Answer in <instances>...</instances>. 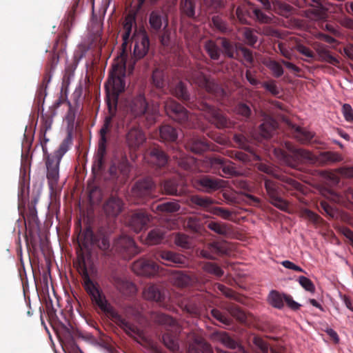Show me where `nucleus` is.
I'll return each mask as SVG.
<instances>
[{
    "label": "nucleus",
    "instance_id": "f257e3e1",
    "mask_svg": "<svg viewBox=\"0 0 353 353\" xmlns=\"http://www.w3.org/2000/svg\"><path fill=\"white\" fill-rule=\"evenodd\" d=\"M151 83L157 89L163 90L167 87L172 94L185 103L190 108H197L203 112L204 117L210 123L214 125L219 129L229 128L231 122L219 110L208 104L205 101H200L198 104H194L186 85L182 81L174 84L168 79V70L164 65L156 67L150 79Z\"/></svg>",
    "mask_w": 353,
    "mask_h": 353
},
{
    "label": "nucleus",
    "instance_id": "f03ea898",
    "mask_svg": "<svg viewBox=\"0 0 353 353\" xmlns=\"http://www.w3.org/2000/svg\"><path fill=\"white\" fill-rule=\"evenodd\" d=\"M80 266L83 288L90 296L92 302L94 303L109 319L119 326L126 334L131 337L137 336L142 339L143 332L119 314L114 307L108 302L98 283L94 282L91 279L83 259H82V263L80 264Z\"/></svg>",
    "mask_w": 353,
    "mask_h": 353
},
{
    "label": "nucleus",
    "instance_id": "7ed1b4c3",
    "mask_svg": "<svg viewBox=\"0 0 353 353\" xmlns=\"http://www.w3.org/2000/svg\"><path fill=\"white\" fill-rule=\"evenodd\" d=\"M83 240L81 239V244L84 247L88 245H97L103 251L114 250L119 254L124 259H130L134 255L141 252L140 249L135 245L134 240L127 235H121L115 239L112 250H110V242L109 234L99 230L94 233L90 228H87L83 234ZM81 243L79 242L80 246Z\"/></svg>",
    "mask_w": 353,
    "mask_h": 353
},
{
    "label": "nucleus",
    "instance_id": "20e7f679",
    "mask_svg": "<svg viewBox=\"0 0 353 353\" xmlns=\"http://www.w3.org/2000/svg\"><path fill=\"white\" fill-rule=\"evenodd\" d=\"M288 152L279 150L276 153L290 167L296 168L299 163H306L316 165H324L339 162L342 160L341 155L336 152L327 151L320 152L318 155L314 154L309 150L296 148L290 143H285Z\"/></svg>",
    "mask_w": 353,
    "mask_h": 353
},
{
    "label": "nucleus",
    "instance_id": "39448f33",
    "mask_svg": "<svg viewBox=\"0 0 353 353\" xmlns=\"http://www.w3.org/2000/svg\"><path fill=\"white\" fill-rule=\"evenodd\" d=\"M41 136L43 138L41 141L42 150L43 152V159L46 167V178L49 188L52 192H55L58 188L59 181V165L62 157L68 151L72 143V138L70 133L63 140L57 150L53 153H48L46 143L49 141L42 133Z\"/></svg>",
    "mask_w": 353,
    "mask_h": 353
},
{
    "label": "nucleus",
    "instance_id": "423d86ee",
    "mask_svg": "<svg viewBox=\"0 0 353 353\" xmlns=\"http://www.w3.org/2000/svg\"><path fill=\"white\" fill-rule=\"evenodd\" d=\"M125 122L138 121L143 117L148 124L155 122L158 111L155 107L150 108L147 102L145 95L138 94L130 101H127L123 109Z\"/></svg>",
    "mask_w": 353,
    "mask_h": 353
},
{
    "label": "nucleus",
    "instance_id": "0eeeda50",
    "mask_svg": "<svg viewBox=\"0 0 353 353\" xmlns=\"http://www.w3.org/2000/svg\"><path fill=\"white\" fill-rule=\"evenodd\" d=\"M125 66L116 64L110 72L108 79L105 84L107 105L117 106L119 96L125 88Z\"/></svg>",
    "mask_w": 353,
    "mask_h": 353
},
{
    "label": "nucleus",
    "instance_id": "6e6552de",
    "mask_svg": "<svg viewBox=\"0 0 353 353\" xmlns=\"http://www.w3.org/2000/svg\"><path fill=\"white\" fill-rule=\"evenodd\" d=\"M210 294H195L182 299L179 302V305L183 312H185L192 317H205L210 319L207 304L208 307H211L210 303Z\"/></svg>",
    "mask_w": 353,
    "mask_h": 353
},
{
    "label": "nucleus",
    "instance_id": "1a4fd4ad",
    "mask_svg": "<svg viewBox=\"0 0 353 353\" xmlns=\"http://www.w3.org/2000/svg\"><path fill=\"white\" fill-rule=\"evenodd\" d=\"M152 320L157 324L174 329L168 331L162 336L163 343L170 351L176 352L179 349V334L177 333V322L171 316L161 312H154L151 316Z\"/></svg>",
    "mask_w": 353,
    "mask_h": 353
},
{
    "label": "nucleus",
    "instance_id": "9d476101",
    "mask_svg": "<svg viewBox=\"0 0 353 353\" xmlns=\"http://www.w3.org/2000/svg\"><path fill=\"white\" fill-rule=\"evenodd\" d=\"M108 115L105 117L103 124L99 131L100 139L97 151V159L96 160L93 169L96 166L100 170L104 162V156L106 153V143L108 141L107 134L110 132L112 127V120L117 114V106L107 105Z\"/></svg>",
    "mask_w": 353,
    "mask_h": 353
},
{
    "label": "nucleus",
    "instance_id": "9b49d317",
    "mask_svg": "<svg viewBox=\"0 0 353 353\" xmlns=\"http://www.w3.org/2000/svg\"><path fill=\"white\" fill-rule=\"evenodd\" d=\"M258 169L262 172L279 179L284 183L283 186L287 192L292 196L296 197L301 202H304L301 195L303 191V186L299 182L287 176L279 174L276 168L271 165L260 163L258 165Z\"/></svg>",
    "mask_w": 353,
    "mask_h": 353
},
{
    "label": "nucleus",
    "instance_id": "f8f14e48",
    "mask_svg": "<svg viewBox=\"0 0 353 353\" xmlns=\"http://www.w3.org/2000/svg\"><path fill=\"white\" fill-rule=\"evenodd\" d=\"M164 108L167 115L183 127L192 128L195 126V117L175 100H167Z\"/></svg>",
    "mask_w": 353,
    "mask_h": 353
},
{
    "label": "nucleus",
    "instance_id": "ddd939ff",
    "mask_svg": "<svg viewBox=\"0 0 353 353\" xmlns=\"http://www.w3.org/2000/svg\"><path fill=\"white\" fill-rule=\"evenodd\" d=\"M155 183L151 177H145L138 180L132 186L129 196L132 202L136 204L145 203L154 196Z\"/></svg>",
    "mask_w": 353,
    "mask_h": 353
},
{
    "label": "nucleus",
    "instance_id": "4468645a",
    "mask_svg": "<svg viewBox=\"0 0 353 353\" xmlns=\"http://www.w3.org/2000/svg\"><path fill=\"white\" fill-rule=\"evenodd\" d=\"M234 142L239 148L244 151L233 150L230 152V157L243 163H252L259 160V156L256 154L254 148L250 145L248 139L242 134H235L233 137Z\"/></svg>",
    "mask_w": 353,
    "mask_h": 353
},
{
    "label": "nucleus",
    "instance_id": "2eb2a0df",
    "mask_svg": "<svg viewBox=\"0 0 353 353\" xmlns=\"http://www.w3.org/2000/svg\"><path fill=\"white\" fill-rule=\"evenodd\" d=\"M192 81L200 88L205 90L217 100H222L226 97L225 90L214 79L208 77L204 73L198 72L192 75Z\"/></svg>",
    "mask_w": 353,
    "mask_h": 353
},
{
    "label": "nucleus",
    "instance_id": "dca6fc26",
    "mask_svg": "<svg viewBox=\"0 0 353 353\" xmlns=\"http://www.w3.org/2000/svg\"><path fill=\"white\" fill-rule=\"evenodd\" d=\"M264 187L269 202L276 208L287 211L289 207L288 203L281 197V190L279 183L272 179L264 177Z\"/></svg>",
    "mask_w": 353,
    "mask_h": 353
},
{
    "label": "nucleus",
    "instance_id": "f3484780",
    "mask_svg": "<svg viewBox=\"0 0 353 353\" xmlns=\"http://www.w3.org/2000/svg\"><path fill=\"white\" fill-rule=\"evenodd\" d=\"M130 172V165L126 156L121 158L117 165L112 164L109 169L110 179L116 185H121L127 181Z\"/></svg>",
    "mask_w": 353,
    "mask_h": 353
},
{
    "label": "nucleus",
    "instance_id": "a211bd4d",
    "mask_svg": "<svg viewBox=\"0 0 353 353\" xmlns=\"http://www.w3.org/2000/svg\"><path fill=\"white\" fill-rule=\"evenodd\" d=\"M193 185L198 190L212 193L225 187V181L210 175H203L196 179Z\"/></svg>",
    "mask_w": 353,
    "mask_h": 353
},
{
    "label": "nucleus",
    "instance_id": "6ab92c4d",
    "mask_svg": "<svg viewBox=\"0 0 353 353\" xmlns=\"http://www.w3.org/2000/svg\"><path fill=\"white\" fill-rule=\"evenodd\" d=\"M145 140V134L138 126V121H136L131 127L128 128L125 143L131 152L137 151Z\"/></svg>",
    "mask_w": 353,
    "mask_h": 353
},
{
    "label": "nucleus",
    "instance_id": "aec40b11",
    "mask_svg": "<svg viewBox=\"0 0 353 353\" xmlns=\"http://www.w3.org/2000/svg\"><path fill=\"white\" fill-rule=\"evenodd\" d=\"M210 162L212 167L223 177L234 176L238 172L231 161L221 157L212 158Z\"/></svg>",
    "mask_w": 353,
    "mask_h": 353
},
{
    "label": "nucleus",
    "instance_id": "412c9836",
    "mask_svg": "<svg viewBox=\"0 0 353 353\" xmlns=\"http://www.w3.org/2000/svg\"><path fill=\"white\" fill-rule=\"evenodd\" d=\"M132 271L139 275L151 276L159 271V265L154 261L141 258L132 263Z\"/></svg>",
    "mask_w": 353,
    "mask_h": 353
},
{
    "label": "nucleus",
    "instance_id": "4be33fe9",
    "mask_svg": "<svg viewBox=\"0 0 353 353\" xmlns=\"http://www.w3.org/2000/svg\"><path fill=\"white\" fill-rule=\"evenodd\" d=\"M152 216L146 211L139 210L134 212L129 219V225L135 232H139L147 228Z\"/></svg>",
    "mask_w": 353,
    "mask_h": 353
},
{
    "label": "nucleus",
    "instance_id": "5701e85b",
    "mask_svg": "<svg viewBox=\"0 0 353 353\" xmlns=\"http://www.w3.org/2000/svg\"><path fill=\"white\" fill-rule=\"evenodd\" d=\"M149 24L152 32L157 33L168 27V17L163 10H152L149 16Z\"/></svg>",
    "mask_w": 353,
    "mask_h": 353
},
{
    "label": "nucleus",
    "instance_id": "b1692460",
    "mask_svg": "<svg viewBox=\"0 0 353 353\" xmlns=\"http://www.w3.org/2000/svg\"><path fill=\"white\" fill-rule=\"evenodd\" d=\"M133 39L134 41L133 55L135 59L139 60L147 54L150 47V39L145 32L134 35Z\"/></svg>",
    "mask_w": 353,
    "mask_h": 353
},
{
    "label": "nucleus",
    "instance_id": "393cba45",
    "mask_svg": "<svg viewBox=\"0 0 353 353\" xmlns=\"http://www.w3.org/2000/svg\"><path fill=\"white\" fill-rule=\"evenodd\" d=\"M161 188L166 194L175 196L182 195L186 191L183 180L178 177L165 180Z\"/></svg>",
    "mask_w": 353,
    "mask_h": 353
},
{
    "label": "nucleus",
    "instance_id": "a878e982",
    "mask_svg": "<svg viewBox=\"0 0 353 353\" xmlns=\"http://www.w3.org/2000/svg\"><path fill=\"white\" fill-rule=\"evenodd\" d=\"M179 12L182 19L192 20H196L200 14L196 0H180Z\"/></svg>",
    "mask_w": 353,
    "mask_h": 353
},
{
    "label": "nucleus",
    "instance_id": "bb28decb",
    "mask_svg": "<svg viewBox=\"0 0 353 353\" xmlns=\"http://www.w3.org/2000/svg\"><path fill=\"white\" fill-rule=\"evenodd\" d=\"M123 205L121 199L117 196L111 195L103 204V209L107 216L116 217L123 210Z\"/></svg>",
    "mask_w": 353,
    "mask_h": 353
},
{
    "label": "nucleus",
    "instance_id": "cd10ccee",
    "mask_svg": "<svg viewBox=\"0 0 353 353\" xmlns=\"http://www.w3.org/2000/svg\"><path fill=\"white\" fill-rule=\"evenodd\" d=\"M188 150L196 154L202 153L211 149L210 142L205 138L193 135L188 139L185 143Z\"/></svg>",
    "mask_w": 353,
    "mask_h": 353
},
{
    "label": "nucleus",
    "instance_id": "c85d7f7f",
    "mask_svg": "<svg viewBox=\"0 0 353 353\" xmlns=\"http://www.w3.org/2000/svg\"><path fill=\"white\" fill-rule=\"evenodd\" d=\"M228 248L225 243L214 242L208 245V249L201 251L202 257L208 259H215L216 256L228 254Z\"/></svg>",
    "mask_w": 353,
    "mask_h": 353
},
{
    "label": "nucleus",
    "instance_id": "c756f323",
    "mask_svg": "<svg viewBox=\"0 0 353 353\" xmlns=\"http://www.w3.org/2000/svg\"><path fill=\"white\" fill-rule=\"evenodd\" d=\"M157 259H161L168 262V265L183 266L188 263L185 256L182 254L175 253L171 251H160L155 256Z\"/></svg>",
    "mask_w": 353,
    "mask_h": 353
},
{
    "label": "nucleus",
    "instance_id": "7c9ffc66",
    "mask_svg": "<svg viewBox=\"0 0 353 353\" xmlns=\"http://www.w3.org/2000/svg\"><path fill=\"white\" fill-rule=\"evenodd\" d=\"M135 24L136 21L134 17L132 15H128L125 17L123 24V33L122 34V55H124L126 53L127 47L130 41V38L132 33V30L134 25Z\"/></svg>",
    "mask_w": 353,
    "mask_h": 353
},
{
    "label": "nucleus",
    "instance_id": "2f4dec72",
    "mask_svg": "<svg viewBox=\"0 0 353 353\" xmlns=\"http://www.w3.org/2000/svg\"><path fill=\"white\" fill-rule=\"evenodd\" d=\"M143 296L145 299L161 303L165 300L164 292L157 285L146 286L143 290Z\"/></svg>",
    "mask_w": 353,
    "mask_h": 353
},
{
    "label": "nucleus",
    "instance_id": "473e14b6",
    "mask_svg": "<svg viewBox=\"0 0 353 353\" xmlns=\"http://www.w3.org/2000/svg\"><path fill=\"white\" fill-rule=\"evenodd\" d=\"M277 126L276 121L272 117L266 115L264 118V121L259 126V134L263 138L268 139L272 137Z\"/></svg>",
    "mask_w": 353,
    "mask_h": 353
},
{
    "label": "nucleus",
    "instance_id": "72a5a7b5",
    "mask_svg": "<svg viewBox=\"0 0 353 353\" xmlns=\"http://www.w3.org/2000/svg\"><path fill=\"white\" fill-rule=\"evenodd\" d=\"M190 204L196 208L205 210L208 212H211L214 201L208 196H202L200 195H193L190 199Z\"/></svg>",
    "mask_w": 353,
    "mask_h": 353
},
{
    "label": "nucleus",
    "instance_id": "f704fd0d",
    "mask_svg": "<svg viewBox=\"0 0 353 353\" xmlns=\"http://www.w3.org/2000/svg\"><path fill=\"white\" fill-rule=\"evenodd\" d=\"M294 137L301 143H309L314 137V133L305 128L290 124Z\"/></svg>",
    "mask_w": 353,
    "mask_h": 353
},
{
    "label": "nucleus",
    "instance_id": "c9c22d12",
    "mask_svg": "<svg viewBox=\"0 0 353 353\" xmlns=\"http://www.w3.org/2000/svg\"><path fill=\"white\" fill-rule=\"evenodd\" d=\"M150 161L157 168H164L168 163V156L159 148H152L150 152Z\"/></svg>",
    "mask_w": 353,
    "mask_h": 353
},
{
    "label": "nucleus",
    "instance_id": "e433bc0d",
    "mask_svg": "<svg viewBox=\"0 0 353 353\" xmlns=\"http://www.w3.org/2000/svg\"><path fill=\"white\" fill-rule=\"evenodd\" d=\"M221 47V52L225 57L234 58V54L239 49L238 45L225 37H219L216 39Z\"/></svg>",
    "mask_w": 353,
    "mask_h": 353
},
{
    "label": "nucleus",
    "instance_id": "4c0bfd02",
    "mask_svg": "<svg viewBox=\"0 0 353 353\" xmlns=\"http://www.w3.org/2000/svg\"><path fill=\"white\" fill-rule=\"evenodd\" d=\"M172 158L175 159L177 165L184 170H190L194 165V159L192 157L185 156L181 151H174Z\"/></svg>",
    "mask_w": 353,
    "mask_h": 353
},
{
    "label": "nucleus",
    "instance_id": "58836bf2",
    "mask_svg": "<svg viewBox=\"0 0 353 353\" xmlns=\"http://www.w3.org/2000/svg\"><path fill=\"white\" fill-rule=\"evenodd\" d=\"M165 230L161 228H156L148 234L145 242L148 245H157L162 242L165 238Z\"/></svg>",
    "mask_w": 353,
    "mask_h": 353
},
{
    "label": "nucleus",
    "instance_id": "ea45409f",
    "mask_svg": "<svg viewBox=\"0 0 353 353\" xmlns=\"http://www.w3.org/2000/svg\"><path fill=\"white\" fill-rule=\"evenodd\" d=\"M112 283L117 290L123 293H131L135 290V286L132 282L118 276H113Z\"/></svg>",
    "mask_w": 353,
    "mask_h": 353
},
{
    "label": "nucleus",
    "instance_id": "a19ab883",
    "mask_svg": "<svg viewBox=\"0 0 353 353\" xmlns=\"http://www.w3.org/2000/svg\"><path fill=\"white\" fill-rule=\"evenodd\" d=\"M234 113L243 121H248L252 114L250 106L245 103L239 102L234 108Z\"/></svg>",
    "mask_w": 353,
    "mask_h": 353
},
{
    "label": "nucleus",
    "instance_id": "79ce46f5",
    "mask_svg": "<svg viewBox=\"0 0 353 353\" xmlns=\"http://www.w3.org/2000/svg\"><path fill=\"white\" fill-rule=\"evenodd\" d=\"M160 137L163 141L174 142L178 137L177 130L170 125H164L160 128Z\"/></svg>",
    "mask_w": 353,
    "mask_h": 353
},
{
    "label": "nucleus",
    "instance_id": "37998d69",
    "mask_svg": "<svg viewBox=\"0 0 353 353\" xmlns=\"http://www.w3.org/2000/svg\"><path fill=\"white\" fill-rule=\"evenodd\" d=\"M152 208L157 212H176L179 211L180 205L176 202L170 201L154 204Z\"/></svg>",
    "mask_w": 353,
    "mask_h": 353
},
{
    "label": "nucleus",
    "instance_id": "c03bdc74",
    "mask_svg": "<svg viewBox=\"0 0 353 353\" xmlns=\"http://www.w3.org/2000/svg\"><path fill=\"white\" fill-rule=\"evenodd\" d=\"M225 310L231 316L235 318L239 322L243 323L245 321L246 314L237 305L231 303H228L225 306Z\"/></svg>",
    "mask_w": 353,
    "mask_h": 353
},
{
    "label": "nucleus",
    "instance_id": "a18cd8bd",
    "mask_svg": "<svg viewBox=\"0 0 353 353\" xmlns=\"http://www.w3.org/2000/svg\"><path fill=\"white\" fill-rule=\"evenodd\" d=\"M207 226L210 230L222 236H226L231 232V228L227 223L210 221Z\"/></svg>",
    "mask_w": 353,
    "mask_h": 353
},
{
    "label": "nucleus",
    "instance_id": "49530a36",
    "mask_svg": "<svg viewBox=\"0 0 353 353\" xmlns=\"http://www.w3.org/2000/svg\"><path fill=\"white\" fill-rule=\"evenodd\" d=\"M204 49L212 60H218L220 57L221 50L214 41L208 40L204 44Z\"/></svg>",
    "mask_w": 353,
    "mask_h": 353
},
{
    "label": "nucleus",
    "instance_id": "de8ad7c7",
    "mask_svg": "<svg viewBox=\"0 0 353 353\" xmlns=\"http://www.w3.org/2000/svg\"><path fill=\"white\" fill-rule=\"evenodd\" d=\"M173 281L174 285L183 288L190 285L192 279L188 274L182 271H178L173 274Z\"/></svg>",
    "mask_w": 353,
    "mask_h": 353
},
{
    "label": "nucleus",
    "instance_id": "09e8293b",
    "mask_svg": "<svg viewBox=\"0 0 353 353\" xmlns=\"http://www.w3.org/2000/svg\"><path fill=\"white\" fill-rule=\"evenodd\" d=\"M319 54V60L321 61H325L333 65L338 66L340 63L339 60L330 54V52L325 48L316 49Z\"/></svg>",
    "mask_w": 353,
    "mask_h": 353
},
{
    "label": "nucleus",
    "instance_id": "8fccbe9b",
    "mask_svg": "<svg viewBox=\"0 0 353 353\" xmlns=\"http://www.w3.org/2000/svg\"><path fill=\"white\" fill-rule=\"evenodd\" d=\"M203 5L208 14L218 12L224 7L223 0H203Z\"/></svg>",
    "mask_w": 353,
    "mask_h": 353
},
{
    "label": "nucleus",
    "instance_id": "3c124183",
    "mask_svg": "<svg viewBox=\"0 0 353 353\" xmlns=\"http://www.w3.org/2000/svg\"><path fill=\"white\" fill-rule=\"evenodd\" d=\"M301 216L309 220L315 225H321L323 223V219L316 213L312 210L303 208L301 211Z\"/></svg>",
    "mask_w": 353,
    "mask_h": 353
},
{
    "label": "nucleus",
    "instance_id": "603ef678",
    "mask_svg": "<svg viewBox=\"0 0 353 353\" xmlns=\"http://www.w3.org/2000/svg\"><path fill=\"white\" fill-rule=\"evenodd\" d=\"M63 38H64V35L61 34V35H59L58 39H57L55 44L53 47L54 52L51 55V57L50 58V59L48 62L46 69L54 71L56 66L57 65L59 61V54L58 53H57L56 51L58 48L59 41Z\"/></svg>",
    "mask_w": 353,
    "mask_h": 353
},
{
    "label": "nucleus",
    "instance_id": "864d4df0",
    "mask_svg": "<svg viewBox=\"0 0 353 353\" xmlns=\"http://www.w3.org/2000/svg\"><path fill=\"white\" fill-rule=\"evenodd\" d=\"M268 301L274 307L281 309L284 305V294L282 295L279 292L272 290L269 294Z\"/></svg>",
    "mask_w": 353,
    "mask_h": 353
},
{
    "label": "nucleus",
    "instance_id": "5fc2aeb1",
    "mask_svg": "<svg viewBox=\"0 0 353 353\" xmlns=\"http://www.w3.org/2000/svg\"><path fill=\"white\" fill-rule=\"evenodd\" d=\"M210 315L212 318L225 325H230L232 323L231 316L216 308H212L210 310Z\"/></svg>",
    "mask_w": 353,
    "mask_h": 353
},
{
    "label": "nucleus",
    "instance_id": "6e6d98bb",
    "mask_svg": "<svg viewBox=\"0 0 353 353\" xmlns=\"http://www.w3.org/2000/svg\"><path fill=\"white\" fill-rule=\"evenodd\" d=\"M202 269L205 272L217 277H221L223 275V270L218 265L212 262L203 263Z\"/></svg>",
    "mask_w": 353,
    "mask_h": 353
},
{
    "label": "nucleus",
    "instance_id": "4d7b16f0",
    "mask_svg": "<svg viewBox=\"0 0 353 353\" xmlns=\"http://www.w3.org/2000/svg\"><path fill=\"white\" fill-rule=\"evenodd\" d=\"M211 23L213 27L220 32L225 33L229 30L227 22L219 15L213 16Z\"/></svg>",
    "mask_w": 353,
    "mask_h": 353
},
{
    "label": "nucleus",
    "instance_id": "13d9d810",
    "mask_svg": "<svg viewBox=\"0 0 353 353\" xmlns=\"http://www.w3.org/2000/svg\"><path fill=\"white\" fill-rule=\"evenodd\" d=\"M219 339L220 341L226 347L230 349H236L238 347V343L233 339L227 332L219 333Z\"/></svg>",
    "mask_w": 353,
    "mask_h": 353
},
{
    "label": "nucleus",
    "instance_id": "bf43d9fd",
    "mask_svg": "<svg viewBox=\"0 0 353 353\" xmlns=\"http://www.w3.org/2000/svg\"><path fill=\"white\" fill-rule=\"evenodd\" d=\"M281 63V61L279 62L275 60H270L267 64L268 68L272 71L274 77L276 78H279L284 73L283 68Z\"/></svg>",
    "mask_w": 353,
    "mask_h": 353
},
{
    "label": "nucleus",
    "instance_id": "052dcab7",
    "mask_svg": "<svg viewBox=\"0 0 353 353\" xmlns=\"http://www.w3.org/2000/svg\"><path fill=\"white\" fill-rule=\"evenodd\" d=\"M243 36L245 43L250 46H254L258 41V37L254 31L248 28L243 30Z\"/></svg>",
    "mask_w": 353,
    "mask_h": 353
},
{
    "label": "nucleus",
    "instance_id": "680f3d73",
    "mask_svg": "<svg viewBox=\"0 0 353 353\" xmlns=\"http://www.w3.org/2000/svg\"><path fill=\"white\" fill-rule=\"evenodd\" d=\"M103 193L98 187H93L89 191V199L92 203L97 204L101 201Z\"/></svg>",
    "mask_w": 353,
    "mask_h": 353
},
{
    "label": "nucleus",
    "instance_id": "e2e57ef3",
    "mask_svg": "<svg viewBox=\"0 0 353 353\" xmlns=\"http://www.w3.org/2000/svg\"><path fill=\"white\" fill-rule=\"evenodd\" d=\"M171 32L168 29V28H163L162 32L159 34V41L161 44L165 47L170 48L171 46V37H170Z\"/></svg>",
    "mask_w": 353,
    "mask_h": 353
},
{
    "label": "nucleus",
    "instance_id": "0e129e2a",
    "mask_svg": "<svg viewBox=\"0 0 353 353\" xmlns=\"http://www.w3.org/2000/svg\"><path fill=\"white\" fill-rule=\"evenodd\" d=\"M210 213L227 220L230 219L232 215V212H230V210L223 208L215 206L212 207Z\"/></svg>",
    "mask_w": 353,
    "mask_h": 353
},
{
    "label": "nucleus",
    "instance_id": "69168bd1",
    "mask_svg": "<svg viewBox=\"0 0 353 353\" xmlns=\"http://www.w3.org/2000/svg\"><path fill=\"white\" fill-rule=\"evenodd\" d=\"M295 50H297L300 54L305 56V57L314 59L315 58L314 52L308 47L304 46L302 43H297L295 47Z\"/></svg>",
    "mask_w": 353,
    "mask_h": 353
},
{
    "label": "nucleus",
    "instance_id": "338daca9",
    "mask_svg": "<svg viewBox=\"0 0 353 353\" xmlns=\"http://www.w3.org/2000/svg\"><path fill=\"white\" fill-rule=\"evenodd\" d=\"M299 284L306 291L314 293L315 292V286L313 282L304 276H300L298 279Z\"/></svg>",
    "mask_w": 353,
    "mask_h": 353
},
{
    "label": "nucleus",
    "instance_id": "774afa93",
    "mask_svg": "<svg viewBox=\"0 0 353 353\" xmlns=\"http://www.w3.org/2000/svg\"><path fill=\"white\" fill-rule=\"evenodd\" d=\"M262 87L273 96H278L280 94L279 88L277 87L276 81L274 80L263 82Z\"/></svg>",
    "mask_w": 353,
    "mask_h": 353
}]
</instances>
